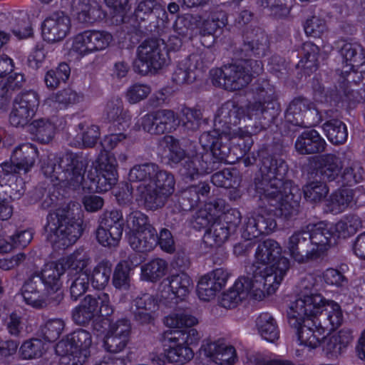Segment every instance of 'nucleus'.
<instances>
[{
  "label": "nucleus",
  "mask_w": 365,
  "mask_h": 365,
  "mask_svg": "<svg viewBox=\"0 0 365 365\" xmlns=\"http://www.w3.org/2000/svg\"><path fill=\"white\" fill-rule=\"evenodd\" d=\"M289 269V260L282 256V247L274 240L259 242L255 253L253 263L246 268V273L258 286V297L262 296L261 288L272 294Z\"/></svg>",
  "instance_id": "1"
},
{
  "label": "nucleus",
  "mask_w": 365,
  "mask_h": 365,
  "mask_svg": "<svg viewBox=\"0 0 365 365\" xmlns=\"http://www.w3.org/2000/svg\"><path fill=\"white\" fill-rule=\"evenodd\" d=\"M63 274L64 269L58 261L48 262L40 272L30 274L21 288L25 303L38 309L60 304L63 299L61 292Z\"/></svg>",
  "instance_id": "2"
},
{
  "label": "nucleus",
  "mask_w": 365,
  "mask_h": 365,
  "mask_svg": "<svg viewBox=\"0 0 365 365\" xmlns=\"http://www.w3.org/2000/svg\"><path fill=\"white\" fill-rule=\"evenodd\" d=\"M84 229L83 211L81 205L70 202L48 213L44 234L53 249L65 250L77 242Z\"/></svg>",
  "instance_id": "3"
},
{
  "label": "nucleus",
  "mask_w": 365,
  "mask_h": 365,
  "mask_svg": "<svg viewBox=\"0 0 365 365\" xmlns=\"http://www.w3.org/2000/svg\"><path fill=\"white\" fill-rule=\"evenodd\" d=\"M263 71L262 61L254 59L243 60L236 63L224 66L210 71L212 84L228 91H238L246 87L257 76Z\"/></svg>",
  "instance_id": "4"
},
{
  "label": "nucleus",
  "mask_w": 365,
  "mask_h": 365,
  "mask_svg": "<svg viewBox=\"0 0 365 365\" xmlns=\"http://www.w3.org/2000/svg\"><path fill=\"white\" fill-rule=\"evenodd\" d=\"M290 184H251L252 189L264 197L274 209L271 210L277 217L285 220L296 217L300 211L299 197L292 193Z\"/></svg>",
  "instance_id": "5"
},
{
  "label": "nucleus",
  "mask_w": 365,
  "mask_h": 365,
  "mask_svg": "<svg viewBox=\"0 0 365 365\" xmlns=\"http://www.w3.org/2000/svg\"><path fill=\"white\" fill-rule=\"evenodd\" d=\"M87 163L76 153L66 152L42 166V173L51 182H86Z\"/></svg>",
  "instance_id": "6"
},
{
  "label": "nucleus",
  "mask_w": 365,
  "mask_h": 365,
  "mask_svg": "<svg viewBox=\"0 0 365 365\" xmlns=\"http://www.w3.org/2000/svg\"><path fill=\"white\" fill-rule=\"evenodd\" d=\"M37 157V148L30 143L16 147L12 152L10 162L2 163L0 165V182L30 181V173Z\"/></svg>",
  "instance_id": "7"
},
{
  "label": "nucleus",
  "mask_w": 365,
  "mask_h": 365,
  "mask_svg": "<svg viewBox=\"0 0 365 365\" xmlns=\"http://www.w3.org/2000/svg\"><path fill=\"white\" fill-rule=\"evenodd\" d=\"M245 118V110L243 106H240L235 101L225 102L217 110L215 118L214 125L222 130V134L229 137V140L238 138L243 141V150L248 151L252 145V140L250 133L241 128L237 127L242 119Z\"/></svg>",
  "instance_id": "8"
},
{
  "label": "nucleus",
  "mask_w": 365,
  "mask_h": 365,
  "mask_svg": "<svg viewBox=\"0 0 365 365\" xmlns=\"http://www.w3.org/2000/svg\"><path fill=\"white\" fill-rule=\"evenodd\" d=\"M92 337L89 331L78 329L59 341L56 353L61 356V364L65 365H83L90 356L89 348Z\"/></svg>",
  "instance_id": "9"
},
{
  "label": "nucleus",
  "mask_w": 365,
  "mask_h": 365,
  "mask_svg": "<svg viewBox=\"0 0 365 365\" xmlns=\"http://www.w3.org/2000/svg\"><path fill=\"white\" fill-rule=\"evenodd\" d=\"M168 61V53L164 42L159 39H147L137 48L133 68L136 73L145 76L162 69Z\"/></svg>",
  "instance_id": "10"
},
{
  "label": "nucleus",
  "mask_w": 365,
  "mask_h": 365,
  "mask_svg": "<svg viewBox=\"0 0 365 365\" xmlns=\"http://www.w3.org/2000/svg\"><path fill=\"white\" fill-rule=\"evenodd\" d=\"M230 152L229 146L220 140L210 150L197 153L195 155L185 162L180 169L182 175L189 180H197V176L204 173H210L217 168L220 162L227 161Z\"/></svg>",
  "instance_id": "11"
},
{
  "label": "nucleus",
  "mask_w": 365,
  "mask_h": 365,
  "mask_svg": "<svg viewBox=\"0 0 365 365\" xmlns=\"http://www.w3.org/2000/svg\"><path fill=\"white\" fill-rule=\"evenodd\" d=\"M213 61L214 54L208 49L190 55L178 63L173 73V81L178 85L192 83L197 77L196 72L202 71Z\"/></svg>",
  "instance_id": "12"
},
{
  "label": "nucleus",
  "mask_w": 365,
  "mask_h": 365,
  "mask_svg": "<svg viewBox=\"0 0 365 365\" xmlns=\"http://www.w3.org/2000/svg\"><path fill=\"white\" fill-rule=\"evenodd\" d=\"M250 277H240L227 291L223 292L220 298V305L226 309L236 307L238 304L248 297L256 300H262L269 295L266 289L261 288L262 296L258 297V286Z\"/></svg>",
  "instance_id": "13"
},
{
  "label": "nucleus",
  "mask_w": 365,
  "mask_h": 365,
  "mask_svg": "<svg viewBox=\"0 0 365 365\" xmlns=\"http://www.w3.org/2000/svg\"><path fill=\"white\" fill-rule=\"evenodd\" d=\"M39 105V97L36 92L28 91L18 94L14 99L9 123L14 127H24L34 116Z\"/></svg>",
  "instance_id": "14"
},
{
  "label": "nucleus",
  "mask_w": 365,
  "mask_h": 365,
  "mask_svg": "<svg viewBox=\"0 0 365 365\" xmlns=\"http://www.w3.org/2000/svg\"><path fill=\"white\" fill-rule=\"evenodd\" d=\"M112 41V35L107 31L88 30L75 36L71 49L84 56L106 48Z\"/></svg>",
  "instance_id": "15"
},
{
  "label": "nucleus",
  "mask_w": 365,
  "mask_h": 365,
  "mask_svg": "<svg viewBox=\"0 0 365 365\" xmlns=\"http://www.w3.org/2000/svg\"><path fill=\"white\" fill-rule=\"evenodd\" d=\"M285 118L292 125L300 127H311L321 121L318 110L309 100L301 97L291 101L285 112Z\"/></svg>",
  "instance_id": "16"
},
{
  "label": "nucleus",
  "mask_w": 365,
  "mask_h": 365,
  "mask_svg": "<svg viewBox=\"0 0 365 365\" xmlns=\"http://www.w3.org/2000/svg\"><path fill=\"white\" fill-rule=\"evenodd\" d=\"M178 125V117L172 110H158L149 113L141 118L142 128L152 135L171 133L176 129Z\"/></svg>",
  "instance_id": "17"
},
{
  "label": "nucleus",
  "mask_w": 365,
  "mask_h": 365,
  "mask_svg": "<svg viewBox=\"0 0 365 365\" xmlns=\"http://www.w3.org/2000/svg\"><path fill=\"white\" fill-rule=\"evenodd\" d=\"M71 21L62 11L52 13L42 24V36L48 42L55 43L63 40L70 33Z\"/></svg>",
  "instance_id": "18"
},
{
  "label": "nucleus",
  "mask_w": 365,
  "mask_h": 365,
  "mask_svg": "<svg viewBox=\"0 0 365 365\" xmlns=\"http://www.w3.org/2000/svg\"><path fill=\"white\" fill-rule=\"evenodd\" d=\"M360 197L362 201L365 200L363 187L354 189L344 184L330 195L326 201V206L331 213L339 214L356 205Z\"/></svg>",
  "instance_id": "19"
},
{
  "label": "nucleus",
  "mask_w": 365,
  "mask_h": 365,
  "mask_svg": "<svg viewBox=\"0 0 365 365\" xmlns=\"http://www.w3.org/2000/svg\"><path fill=\"white\" fill-rule=\"evenodd\" d=\"M286 248L291 258L298 263L314 260V250L310 247L309 226L294 231L288 238Z\"/></svg>",
  "instance_id": "20"
},
{
  "label": "nucleus",
  "mask_w": 365,
  "mask_h": 365,
  "mask_svg": "<svg viewBox=\"0 0 365 365\" xmlns=\"http://www.w3.org/2000/svg\"><path fill=\"white\" fill-rule=\"evenodd\" d=\"M229 278V273L223 268L215 269L202 276L197 286L199 298L203 301L214 299L217 293L224 287Z\"/></svg>",
  "instance_id": "21"
},
{
  "label": "nucleus",
  "mask_w": 365,
  "mask_h": 365,
  "mask_svg": "<svg viewBox=\"0 0 365 365\" xmlns=\"http://www.w3.org/2000/svg\"><path fill=\"white\" fill-rule=\"evenodd\" d=\"M130 182H175L173 175L153 163L135 165L128 174Z\"/></svg>",
  "instance_id": "22"
},
{
  "label": "nucleus",
  "mask_w": 365,
  "mask_h": 365,
  "mask_svg": "<svg viewBox=\"0 0 365 365\" xmlns=\"http://www.w3.org/2000/svg\"><path fill=\"white\" fill-rule=\"evenodd\" d=\"M200 351L218 365H233L237 360L235 347L220 341L204 342Z\"/></svg>",
  "instance_id": "23"
},
{
  "label": "nucleus",
  "mask_w": 365,
  "mask_h": 365,
  "mask_svg": "<svg viewBox=\"0 0 365 365\" xmlns=\"http://www.w3.org/2000/svg\"><path fill=\"white\" fill-rule=\"evenodd\" d=\"M173 184H140L137 188L140 199L149 209H156L173 193Z\"/></svg>",
  "instance_id": "24"
},
{
  "label": "nucleus",
  "mask_w": 365,
  "mask_h": 365,
  "mask_svg": "<svg viewBox=\"0 0 365 365\" xmlns=\"http://www.w3.org/2000/svg\"><path fill=\"white\" fill-rule=\"evenodd\" d=\"M262 165L260 172L263 182H271L273 180L284 182V176L288 170L284 160L274 155L262 151L260 154Z\"/></svg>",
  "instance_id": "25"
},
{
  "label": "nucleus",
  "mask_w": 365,
  "mask_h": 365,
  "mask_svg": "<svg viewBox=\"0 0 365 365\" xmlns=\"http://www.w3.org/2000/svg\"><path fill=\"white\" fill-rule=\"evenodd\" d=\"M328 302L319 294L304 295L294 302V309L299 315H306L307 319L317 321Z\"/></svg>",
  "instance_id": "26"
},
{
  "label": "nucleus",
  "mask_w": 365,
  "mask_h": 365,
  "mask_svg": "<svg viewBox=\"0 0 365 365\" xmlns=\"http://www.w3.org/2000/svg\"><path fill=\"white\" fill-rule=\"evenodd\" d=\"M97 162L99 168H92L88 171L87 179L90 182H114L118 180L116 168L106 152L101 153Z\"/></svg>",
  "instance_id": "27"
},
{
  "label": "nucleus",
  "mask_w": 365,
  "mask_h": 365,
  "mask_svg": "<svg viewBox=\"0 0 365 365\" xmlns=\"http://www.w3.org/2000/svg\"><path fill=\"white\" fill-rule=\"evenodd\" d=\"M326 145L324 139L314 129L304 130L295 141V149L302 155L322 153Z\"/></svg>",
  "instance_id": "28"
},
{
  "label": "nucleus",
  "mask_w": 365,
  "mask_h": 365,
  "mask_svg": "<svg viewBox=\"0 0 365 365\" xmlns=\"http://www.w3.org/2000/svg\"><path fill=\"white\" fill-rule=\"evenodd\" d=\"M71 11L78 22L93 24L102 18L98 4L92 0H71Z\"/></svg>",
  "instance_id": "29"
},
{
  "label": "nucleus",
  "mask_w": 365,
  "mask_h": 365,
  "mask_svg": "<svg viewBox=\"0 0 365 365\" xmlns=\"http://www.w3.org/2000/svg\"><path fill=\"white\" fill-rule=\"evenodd\" d=\"M225 202L222 199H216L205 205L204 208L199 210L193 216L194 227L198 229L211 225L223 212Z\"/></svg>",
  "instance_id": "30"
},
{
  "label": "nucleus",
  "mask_w": 365,
  "mask_h": 365,
  "mask_svg": "<svg viewBox=\"0 0 365 365\" xmlns=\"http://www.w3.org/2000/svg\"><path fill=\"white\" fill-rule=\"evenodd\" d=\"M341 54L345 59L346 66L348 68L342 74L349 75L354 66L360 64L362 80L365 81V51L361 45L357 42L345 43L341 48Z\"/></svg>",
  "instance_id": "31"
},
{
  "label": "nucleus",
  "mask_w": 365,
  "mask_h": 365,
  "mask_svg": "<svg viewBox=\"0 0 365 365\" xmlns=\"http://www.w3.org/2000/svg\"><path fill=\"white\" fill-rule=\"evenodd\" d=\"M227 19L222 12L212 13L206 19H205L200 26V34L201 36V43L209 49L215 42L214 34L218 29L224 27L226 24Z\"/></svg>",
  "instance_id": "32"
},
{
  "label": "nucleus",
  "mask_w": 365,
  "mask_h": 365,
  "mask_svg": "<svg viewBox=\"0 0 365 365\" xmlns=\"http://www.w3.org/2000/svg\"><path fill=\"white\" fill-rule=\"evenodd\" d=\"M297 334L300 344L314 349L319 345L326 332L318 324L317 321L307 319L304 321L303 326L297 331Z\"/></svg>",
  "instance_id": "33"
},
{
  "label": "nucleus",
  "mask_w": 365,
  "mask_h": 365,
  "mask_svg": "<svg viewBox=\"0 0 365 365\" xmlns=\"http://www.w3.org/2000/svg\"><path fill=\"white\" fill-rule=\"evenodd\" d=\"M243 108L245 110V118L255 120L260 124L272 122L279 114V110L276 108L257 100L249 101Z\"/></svg>",
  "instance_id": "34"
},
{
  "label": "nucleus",
  "mask_w": 365,
  "mask_h": 365,
  "mask_svg": "<svg viewBox=\"0 0 365 365\" xmlns=\"http://www.w3.org/2000/svg\"><path fill=\"white\" fill-rule=\"evenodd\" d=\"M105 115L110 121L117 123L119 130H125L130 125L131 116L128 110L123 109V103L120 98H111L106 103Z\"/></svg>",
  "instance_id": "35"
},
{
  "label": "nucleus",
  "mask_w": 365,
  "mask_h": 365,
  "mask_svg": "<svg viewBox=\"0 0 365 365\" xmlns=\"http://www.w3.org/2000/svg\"><path fill=\"white\" fill-rule=\"evenodd\" d=\"M276 221L271 217L258 214L248 218L244 235L251 240L261 235H268L276 227Z\"/></svg>",
  "instance_id": "36"
},
{
  "label": "nucleus",
  "mask_w": 365,
  "mask_h": 365,
  "mask_svg": "<svg viewBox=\"0 0 365 365\" xmlns=\"http://www.w3.org/2000/svg\"><path fill=\"white\" fill-rule=\"evenodd\" d=\"M309 226L310 247L314 250V260L321 257L328 250L330 245L331 233L320 225Z\"/></svg>",
  "instance_id": "37"
},
{
  "label": "nucleus",
  "mask_w": 365,
  "mask_h": 365,
  "mask_svg": "<svg viewBox=\"0 0 365 365\" xmlns=\"http://www.w3.org/2000/svg\"><path fill=\"white\" fill-rule=\"evenodd\" d=\"M76 131L78 133L70 144L77 148H91L100 137L98 126L86 121L78 123Z\"/></svg>",
  "instance_id": "38"
},
{
  "label": "nucleus",
  "mask_w": 365,
  "mask_h": 365,
  "mask_svg": "<svg viewBox=\"0 0 365 365\" xmlns=\"http://www.w3.org/2000/svg\"><path fill=\"white\" fill-rule=\"evenodd\" d=\"M83 100V96L82 93L67 88L49 96L45 100V103L50 107L62 110L78 103Z\"/></svg>",
  "instance_id": "39"
},
{
  "label": "nucleus",
  "mask_w": 365,
  "mask_h": 365,
  "mask_svg": "<svg viewBox=\"0 0 365 365\" xmlns=\"http://www.w3.org/2000/svg\"><path fill=\"white\" fill-rule=\"evenodd\" d=\"M317 322L327 334L338 328L343 322V314L339 304L334 301H329Z\"/></svg>",
  "instance_id": "40"
},
{
  "label": "nucleus",
  "mask_w": 365,
  "mask_h": 365,
  "mask_svg": "<svg viewBox=\"0 0 365 365\" xmlns=\"http://www.w3.org/2000/svg\"><path fill=\"white\" fill-rule=\"evenodd\" d=\"M128 242L133 250L138 252L152 250L157 245V232L155 230L132 232Z\"/></svg>",
  "instance_id": "41"
},
{
  "label": "nucleus",
  "mask_w": 365,
  "mask_h": 365,
  "mask_svg": "<svg viewBox=\"0 0 365 365\" xmlns=\"http://www.w3.org/2000/svg\"><path fill=\"white\" fill-rule=\"evenodd\" d=\"M163 284L169 287L175 297L181 299L186 297L192 287L191 278L185 272L170 275L163 281Z\"/></svg>",
  "instance_id": "42"
},
{
  "label": "nucleus",
  "mask_w": 365,
  "mask_h": 365,
  "mask_svg": "<svg viewBox=\"0 0 365 365\" xmlns=\"http://www.w3.org/2000/svg\"><path fill=\"white\" fill-rule=\"evenodd\" d=\"M33 232L31 230L18 231L14 235H7L5 231L0 232V252L6 253L11 250L14 246L26 247L31 241Z\"/></svg>",
  "instance_id": "43"
},
{
  "label": "nucleus",
  "mask_w": 365,
  "mask_h": 365,
  "mask_svg": "<svg viewBox=\"0 0 365 365\" xmlns=\"http://www.w3.org/2000/svg\"><path fill=\"white\" fill-rule=\"evenodd\" d=\"M253 99L279 110L275 88L267 80H258L252 88Z\"/></svg>",
  "instance_id": "44"
},
{
  "label": "nucleus",
  "mask_w": 365,
  "mask_h": 365,
  "mask_svg": "<svg viewBox=\"0 0 365 365\" xmlns=\"http://www.w3.org/2000/svg\"><path fill=\"white\" fill-rule=\"evenodd\" d=\"M168 262L160 258L153 259L140 267L141 279L155 282L164 277L168 271Z\"/></svg>",
  "instance_id": "45"
},
{
  "label": "nucleus",
  "mask_w": 365,
  "mask_h": 365,
  "mask_svg": "<svg viewBox=\"0 0 365 365\" xmlns=\"http://www.w3.org/2000/svg\"><path fill=\"white\" fill-rule=\"evenodd\" d=\"M64 269L75 272L74 275L86 272L83 269L90 264L91 259L83 250H76L72 254L57 260Z\"/></svg>",
  "instance_id": "46"
},
{
  "label": "nucleus",
  "mask_w": 365,
  "mask_h": 365,
  "mask_svg": "<svg viewBox=\"0 0 365 365\" xmlns=\"http://www.w3.org/2000/svg\"><path fill=\"white\" fill-rule=\"evenodd\" d=\"M230 227L218 219L206 230L202 240L209 247L221 245L229 236Z\"/></svg>",
  "instance_id": "47"
},
{
  "label": "nucleus",
  "mask_w": 365,
  "mask_h": 365,
  "mask_svg": "<svg viewBox=\"0 0 365 365\" xmlns=\"http://www.w3.org/2000/svg\"><path fill=\"white\" fill-rule=\"evenodd\" d=\"M259 333L263 339L274 342L279 337V330L276 320L269 313L261 314L257 319Z\"/></svg>",
  "instance_id": "48"
},
{
  "label": "nucleus",
  "mask_w": 365,
  "mask_h": 365,
  "mask_svg": "<svg viewBox=\"0 0 365 365\" xmlns=\"http://www.w3.org/2000/svg\"><path fill=\"white\" fill-rule=\"evenodd\" d=\"M163 322L169 328L180 329L184 327H192L197 324L198 321L188 309L178 308L166 316Z\"/></svg>",
  "instance_id": "49"
},
{
  "label": "nucleus",
  "mask_w": 365,
  "mask_h": 365,
  "mask_svg": "<svg viewBox=\"0 0 365 365\" xmlns=\"http://www.w3.org/2000/svg\"><path fill=\"white\" fill-rule=\"evenodd\" d=\"M210 187L208 184H193L182 192V202L183 210H190L197 205L200 195L204 196L210 192Z\"/></svg>",
  "instance_id": "50"
},
{
  "label": "nucleus",
  "mask_w": 365,
  "mask_h": 365,
  "mask_svg": "<svg viewBox=\"0 0 365 365\" xmlns=\"http://www.w3.org/2000/svg\"><path fill=\"white\" fill-rule=\"evenodd\" d=\"M323 129L328 140L333 144H343L347 139L346 126L339 120L332 119L327 121L323 125Z\"/></svg>",
  "instance_id": "51"
},
{
  "label": "nucleus",
  "mask_w": 365,
  "mask_h": 365,
  "mask_svg": "<svg viewBox=\"0 0 365 365\" xmlns=\"http://www.w3.org/2000/svg\"><path fill=\"white\" fill-rule=\"evenodd\" d=\"M245 50L250 51L254 55L263 56L268 48V39L267 35L257 29L254 34H247L244 43Z\"/></svg>",
  "instance_id": "52"
},
{
  "label": "nucleus",
  "mask_w": 365,
  "mask_h": 365,
  "mask_svg": "<svg viewBox=\"0 0 365 365\" xmlns=\"http://www.w3.org/2000/svg\"><path fill=\"white\" fill-rule=\"evenodd\" d=\"M47 350V344L42 339L32 338L23 342L19 348V354L24 359L41 358Z\"/></svg>",
  "instance_id": "53"
},
{
  "label": "nucleus",
  "mask_w": 365,
  "mask_h": 365,
  "mask_svg": "<svg viewBox=\"0 0 365 365\" xmlns=\"http://www.w3.org/2000/svg\"><path fill=\"white\" fill-rule=\"evenodd\" d=\"M29 131L39 142L47 143L54 135L55 125L48 119L39 118L29 125Z\"/></svg>",
  "instance_id": "54"
},
{
  "label": "nucleus",
  "mask_w": 365,
  "mask_h": 365,
  "mask_svg": "<svg viewBox=\"0 0 365 365\" xmlns=\"http://www.w3.org/2000/svg\"><path fill=\"white\" fill-rule=\"evenodd\" d=\"M112 272V264L108 261L100 262L94 268L91 274V282L92 286L97 289L104 288L108 283Z\"/></svg>",
  "instance_id": "55"
},
{
  "label": "nucleus",
  "mask_w": 365,
  "mask_h": 365,
  "mask_svg": "<svg viewBox=\"0 0 365 365\" xmlns=\"http://www.w3.org/2000/svg\"><path fill=\"white\" fill-rule=\"evenodd\" d=\"M71 68L68 64L61 63L54 69L48 71L45 75L44 81L46 86L51 89H55L61 83H65L69 78Z\"/></svg>",
  "instance_id": "56"
},
{
  "label": "nucleus",
  "mask_w": 365,
  "mask_h": 365,
  "mask_svg": "<svg viewBox=\"0 0 365 365\" xmlns=\"http://www.w3.org/2000/svg\"><path fill=\"white\" fill-rule=\"evenodd\" d=\"M99 224L107 230L108 228L112 230L113 235L115 237L123 235L124 220L122 212L119 210H115L105 212L101 218Z\"/></svg>",
  "instance_id": "57"
},
{
  "label": "nucleus",
  "mask_w": 365,
  "mask_h": 365,
  "mask_svg": "<svg viewBox=\"0 0 365 365\" xmlns=\"http://www.w3.org/2000/svg\"><path fill=\"white\" fill-rule=\"evenodd\" d=\"M322 159L324 163L322 170V180L324 182L335 180L341 168L339 158L333 154H327L323 155Z\"/></svg>",
  "instance_id": "58"
},
{
  "label": "nucleus",
  "mask_w": 365,
  "mask_h": 365,
  "mask_svg": "<svg viewBox=\"0 0 365 365\" xmlns=\"http://www.w3.org/2000/svg\"><path fill=\"white\" fill-rule=\"evenodd\" d=\"M131 268L128 261L120 262L115 267L113 275V284L119 289H128L130 284V271Z\"/></svg>",
  "instance_id": "59"
},
{
  "label": "nucleus",
  "mask_w": 365,
  "mask_h": 365,
  "mask_svg": "<svg viewBox=\"0 0 365 365\" xmlns=\"http://www.w3.org/2000/svg\"><path fill=\"white\" fill-rule=\"evenodd\" d=\"M70 282V294L71 298L76 301L84 294L89 287L90 278L87 272H80L77 275L71 277Z\"/></svg>",
  "instance_id": "60"
},
{
  "label": "nucleus",
  "mask_w": 365,
  "mask_h": 365,
  "mask_svg": "<svg viewBox=\"0 0 365 365\" xmlns=\"http://www.w3.org/2000/svg\"><path fill=\"white\" fill-rule=\"evenodd\" d=\"M302 190L304 197L307 202L317 203L327 196L329 188L327 184H305Z\"/></svg>",
  "instance_id": "61"
},
{
  "label": "nucleus",
  "mask_w": 365,
  "mask_h": 365,
  "mask_svg": "<svg viewBox=\"0 0 365 365\" xmlns=\"http://www.w3.org/2000/svg\"><path fill=\"white\" fill-rule=\"evenodd\" d=\"M182 125L188 131L194 132L199 129L202 120V114L200 109L185 107L182 108Z\"/></svg>",
  "instance_id": "62"
},
{
  "label": "nucleus",
  "mask_w": 365,
  "mask_h": 365,
  "mask_svg": "<svg viewBox=\"0 0 365 365\" xmlns=\"http://www.w3.org/2000/svg\"><path fill=\"white\" fill-rule=\"evenodd\" d=\"M65 327L64 322L61 319L48 320L41 327V334L48 341H54L58 339Z\"/></svg>",
  "instance_id": "63"
},
{
  "label": "nucleus",
  "mask_w": 365,
  "mask_h": 365,
  "mask_svg": "<svg viewBox=\"0 0 365 365\" xmlns=\"http://www.w3.org/2000/svg\"><path fill=\"white\" fill-rule=\"evenodd\" d=\"M126 220L133 232L155 230L149 223L148 217L140 211L132 212L128 215Z\"/></svg>",
  "instance_id": "64"
}]
</instances>
